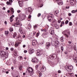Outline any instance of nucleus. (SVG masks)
Wrapping results in <instances>:
<instances>
[{
	"mask_svg": "<svg viewBox=\"0 0 77 77\" xmlns=\"http://www.w3.org/2000/svg\"><path fill=\"white\" fill-rule=\"evenodd\" d=\"M22 20H24L26 19V15L24 14H22Z\"/></svg>",
	"mask_w": 77,
	"mask_h": 77,
	"instance_id": "obj_16",
	"label": "nucleus"
},
{
	"mask_svg": "<svg viewBox=\"0 0 77 77\" xmlns=\"http://www.w3.org/2000/svg\"><path fill=\"white\" fill-rule=\"evenodd\" d=\"M41 15V13H38L37 15V16L38 17H39Z\"/></svg>",
	"mask_w": 77,
	"mask_h": 77,
	"instance_id": "obj_42",
	"label": "nucleus"
},
{
	"mask_svg": "<svg viewBox=\"0 0 77 77\" xmlns=\"http://www.w3.org/2000/svg\"><path fill=\"white\" fill-rule=\"evenodd\" d=\"M58 73H60V72H61V71L60 70H59L58 71Z\"/></svg>",
	"mask_w": 77,
	"mask_h": 77,
	"instance_id": "obj_56",
	"label": "nucleus"
},
{
	"mask_svg": "<svg viewBox=\"0 0 77 77\" xmlns=\"http://www.w3.org/2000/svg\"><path fill=\"white\" fill-rule=\"evenodd\" d=\"M32 61L34 63H38V60L36 58L32 59Z\"/></svg>",
	"mask_w": 77,
	"mask_h": 77,
	"instance_id": "obj_8",
	"label": "nucleus"
},
{
	"mask_svg": "<svg viewBox=\"0 0 77 77\" xmlns=\"http://www.w3.org/2000/svg\"><path fill=\"white\" fill-rule=\"evenodd\" d=\"M24 53H27V51L26 50H25L24 51Z\"/></svg>",
	"mask_w": 77,
	"mask_h": 77,
	"instance_id": "obj_64",
	"label": "nucleus"
},
{
	"mask_svg": "<svg viewBox=\"0 0 77 77\" xmlns=\"http://www.w3.org/2000/svg\"><path fill=\"white\" fill-rule=\"evenodd\" d=\"M77 12V10H72V14H74V13H75V12Z\"/></svg>",
	"mask_w": 77,
	"mask_h": 77,
	"instance_id": "obj_26",
	"label": "nucleus"
},
{
	"mask_svg": "<svg viewBox=\"0 0 77 77\" xmlns=\"http://www.w3.org/2000/svg\"><path fill=\"white\" fill-rule=\"evenodd\" d=\"M38 73H39V75H40L41 76L42 75V73H41V72H38Z\"/></svg>",
	"mask_w": 77,
	"mask_h": 77,
	"instance_id": "obj_45",
	"label": "nucleus"
},
{
	"mask_svg": "<svg viewBox=\"0 0 77 77\" xmlns=\"http://www.w3.org/2000/svg\"><path fill=\"white\" fill-rule=\"evenodd\" d=\"M22 25L21 21L19 20H18V22L13 24L14 26H15V27H20Z\"/></svg>",
	"mask_w": 77,
	"mask_h": 77,
	"instance_id": "obj_3",
	"label": "nucleus"
},
{
	"mask_svg": "<svg viewBox=\"0 0 77 77\" xmlns=\"http://www.w3.org/2000/svg\"><path fill=\"white\" fill-rule=\"evenodd\" d=\"M41 32H47V29H41Z\"/></svg>",
	"mask_w": 77,
	"mask_h": 77,
	"instance_id": "obj_22",
	"label": "nucleus"
},
{
	"mask_svg": "<svg viewBox=\"0 0 77 77\" xmlns=\"http://www.w3.org/2000/svg\"><path fill=\"white\" fill-rule=\"evenodd\" d=\"M56 44L57 46H58L59 44V42L58 41H57V42H56Z\"/></svg>",
	"mask_w": 77,
	"mask_h": 77,
	"instance_id": "obj_32",
	"label": "nucleus"
},
{
	"mask_svg": "<svg viewBox=\"0 0 77 77\" xmlns=\"http://www.w3.org/2000/svg\"><path fill=\"white\" fill-rule=\"evenodd\" d=\"M71 15H72V14H71L70 13L68 14V16L69 17H70V16H71Z\"/></svg>",
	"mask_w": 77,
	"mask_h": 77,
	"instance_id": "obj_49",
	"label": "nucleus"
},
{
	"mask_svg": "<svg viewBox=\"0 0 77 77\" xmlns=\"http://www.w3.org/2000/svg\"><path fill=\"white\" fill-rule=\"evenodd\" d=\"M5 24L6 25H7V22H6V21H5Z\"/></svg>",
	"mask_w": 77,
	"mask_h": 77,
	"instance_id": "obj_63",
	"label": "nucleus"
},
{
	"mask_svg": "<svg viewBox=\"0 0 77 77\" xmlns=\"http://www.w3.org/2000/svg\"><path fill=\"white\" fill-rule=\"evenodd\" d=\"M42 6H43V5L41 4V5H40V6H38V7H39V8H41V7H42Z\"/></svg>",
	"mask_w": 77,
	"mask_h": 77,
	"instance_id": "obj_46",
	"label": "nucleus"
},
{
	"mask_svg": "<svg viewBox=\"0 0 77 77\" xmlns=\"http://www.w3.org/2000/svg\"><path fill=\"white\" fill-rule=\"evenodd\" d=\"M20 10H18L17 11V13H20Z\"/></svg>",
	"mask_w": 77,
	"mask_h": 77,
	"instance_id": "obj_59",
	"label": "nucleus"
},
{
	"mask_svg": "<svg viewBox=\"0 0 77 77\" xmlns=\"http://www.w3.org/2000/svg\"><path fill=\"white\" fill-rule=\"evenodd\" d=\"M2 9H3V10H6V8L3 7V8H2Z\"/></svg>",
	"mask_w": 77,
	"mask_h": 77,
	"instance_id": "obj_60",
	"label": "nucleus"
},
{
	"mask_svg": "<svg viewBox=\"0 0 77 77\" xmlns=\"http://www.w3.org/2000/svg\"><path fill=\"white\" fill-rule=\"evenodd\" d=\"M48 20H53L54 19V17L53 15L51 14H50L48 16Z\"/></svg>",
	"mask_w": 77,
	"mask_h": 77,
	"instance_id": "obj_5",
	"label": "nucleus"
},
{
	"mask_svg": "<svg viewBox=\"0 0 77 77\" xmlns=\"http://www.w3.org/2000/svg\"><path fill=\"white\" fill-rule=\"evenodd\" d=\"M59 25H57L55 27V28H56V29H59Z\"/></svg>",
	"mask_w": 77,
	"mask_h": 77,
	"instance_id": "obj_43",
	"label": "nucleus"
},
{
	"mask_svg": "<svg viewBox=\"0 0 77 77\" xmlns=\"http://www.w3.org/2000/svg\"><path fill=\"white\" fill-rule=\"evenodd\" d=\"M9 1L10 3H12V0H9Z\"/></svg>",
	"mask_w": 77,
	"mask_h": 77,
	"instance_id": "obj_57",
	"label": "nucleus"
},
{
	"mask_svg": "<svg viewBox=\"0 0 77 77\" xmlns=\"http://www.w3.org/2000/svg\"><path fill=\"white\" fill-rule=\"evenodd\" d=\"M57 24H55L54 25V27H56V26H57Z\"/></svg>",
	"mask_w": 77,
	"mask_h": 77,
	"instance_id": "obj_61",
	"label": "nucleus"
},
{
	"mask_svg": "<svg viewBox=\"0 0 77 77\" xmlns=\"http://www.w3.org/2000/svg\"><path fill=\"white\" fill-rule=\"evenodd\" d=\"M33 69L31 67H29L28 68L27 71L28 72V75L30 76H32L33 75V74L34 73V72L33 71Z\"/></svg>",
	"mask_w": 77,
	"mask_h": 77,
	"instance_id": "obj_2",
	"label": "nucleus"
},
{
	"mask_svg": "<svg viewBox=\"0 0 77 77\" xmlns=\"http://www.w3.org/2000/svg\"><path fill=\"white\" fill-rule=\"evenodd\" d=\"M61 50L62 51H63V47H61Z\"/></svg>",
	"mask_w": 77,
	"mask_h": 77,
	"instance_id": "obj_44",
	"label": "nucleus"
},
{
	"mask_svg": "<svg viewBox=\"0 0 77 77\" xmlns=\"http://www.w3.org/2000/svg\"><path fill=\"white\" fill-rule=\"evenodd\" d=\"M43 52L41 50H38L37 51L36 54L37 56H40L42 54Z\"/></svg>",
	"mask_w": 77,
	"mask_h": 77,
	"instance_id": "obj_6",
	"label": "nucleus"
},
{
	"mask_svg": "<svg viewBox=\"0 0 77 77\" xmlns=\"http://www.w3.org/2000/svg\"><path fill=\"white\" fill-rule=\"evenodd\" d=\"M73 60L75 62H76V63H77V58L76 57H74V56H73Z\"/></svg>",
	"mask_w": 77,
	"mask_h": 77,
	"instance_id": "obj_18",
	"label": "nucleus"
},
{
	"mask_svg": "<svg viewBox=\"0 0 77 77\" xmlns=\"http://www.w3.org/2000/svg\"><path fill=\"white\" fill-rule=\"evenodd\" d=\"M74 50H75V51H76V50H77L76 49V47H74Z\"/></svg>",
	"mask_w": 77,
	"mask_h": 77,
	"instance_id": "obj_53",
	"label": "nucleus"
},
{
	"mask_svg": "<svg viewBox=\"0 0 77 77\" xmlns=\"http://www.w3.org/2000/svg\"><path fill=\"white\" fill-rule=\"evenodd\" d=\"M47 32H45V33H43L42 35V36H43L45 38H47Z\"/></svg>",
	"mask_w": 77,
	"mask_h": 77,
	"instance_id": "obj_12",
	"label": "nucleus"
},
{
	"mask_svg": "<svg viewBox=\"0 0 77 77\" xmlns=\"http://www.w3.org/2000/svg\"><path fill=\"white\" fill-rule=\"evenodd\" d=\"M20 44V42H16L15 43V45H14L15 47H18V45H19V44Z\"/></svg>",
	"mask_w": 77,
	"mask_h": 77,
	"instance_id": "obj_17",
	"label": "nucleus"
},
{
	"mask_svg": "<svg viewBox=\"0 0 77 77\" xmlns=\"http://www.w3.org/2000/svg\"><path fill=\"white\" fill-rule=\"evenodd\" d=\"M61 23L63 25V24H64V22H61Z\"/></svg>",
	"mask_w": 77,
	"mask_h": 77,
	"instance_id": "obj_62",
	"label": "nucleus"
},
{
	"mask_svg": "<svg viewBox=\"0 0 77 77\" xmlns=\"http://www.w3.org/2000/svg\"><path fill=\"white\" fill-rule=\"evenodd\" d=\"M68 31L67 30H66L65 31H63L62 32V33H64V32H65L66 34V33H68Z\"/></svg>",
	"mask_w": 77,
	"mask_h": 77,
	"instance_id": "obj_27",
	"label": "nucleus"
},
{
	"mask_svg": "<svg viewBox=\"0 0 77 77\" xmlns=\"http://www.w3.org/2000/svg\"><path fill=\"white\" fill-rule=\"evenodd\" d=\"M64 33H63V35H64L65 36H66L67 38L68 37V35L66 34V33H65V32H64Z\"/></svg>",
	"mask_w": 77,
	"mask_h": 77,
	"instance_id": "obj_29",
	"label": "nucleus"
},
{
	"mask_svg": "<svg viewBox=\"0 0 77 77\" xmlns=\"http://www.w3.org/2000/svg\"><path fill=\"white\" fill-rule=\"evenodd\" d=\"M39 32H37L36 34V37H38V36H39Z\"/></svg>",
	"mask_w": 77,
	"mask_h": 77,
	"instance_id": "obj_41",
	"label": "nucleus"
},
{
	"mask_svg": "<svg viewBox=\"0 0 77 77\" xmlns=\"http://www.w3.org/2000/svg\"><path fill=\"white\" fill-rule=\"evenodd\" d=\"M6 71V70L5 69H4L2 70V72L3 73L5 72V71Z\"/></svg>",
	"mask_w": 77,
	"mask_h": 77,
	"instance_id": "obj_47",
	"label": "nucleus"
},
{
	"mask_svg": "<svg viewBox=\"0 0 77 77\" xmlns=\"http://www.w3.org/2000/svg\"><path fill=\"white\" fill-rule=\"evenodd\" d=\"M13 38H15V37L17 36V35L16 34H14L13 35Z\"/></svg>",
	"mask_w": 77,
	"mask_h": 77,
	"instance_id": "obj_50",
	"label": "nucleus"
},
{
	"mask_svg": "<svg viewBox=\"0 0 77 77\" xmlns=\"http://www.w3.org/2000/svg\"><path fill=\"white\" fill-rule=\"evenodd\" d=\"M0 54L1 58H2V57L3 58L5 57V58H7L8 57V53H6V52H4L3 51L1 52Z\"/></svg>",
	"mask_w": 77,
	"mask_h": 77,
	"instance_id": "obj_1",
	"label": "nucleus"
},
{
	"mask_svg": "<svg viewBox=\"0 0 77 77\" xmlns=\"http://www.w3.org/2000/svg\"><path fill=\"white\" fill-rule=\"evenodd\" d=\"M5 35H8L9 34V32L8 31H7L5 32Z\"/></svg>",
	"mask_w": 77,
	"mask_h": 77,
	"instance_id": "obj_35",
	"label": "nucleus"
},
{
	"mask_svg": "<svg viewBox=\"0 0 77 77\" xmlns=\"http://www.w3.org/2000/svg\"><path fill=\"white\" fill-rule=\"evenodd\" d=\"M11 51H13L14 50V48H11Z\"/></svg>",
	"mask_w": 77,
	"mask_h": 77,
	"instance_id": "obj_54",
	"label": "nucleus"
},
{
	"mask_svg": "<svg viewBox=\"0 0 77 77\" xmlns=\"http://www.w3.org/2000/svg\"><path fill=\"white\" fill-rule=\"evenodd\" d=\"M60 39L62 42H63V36H62L60 38Z\"/></svg>",
	"mask_w": 77,
	"mask_h": 77,
	"instance_id": "obj_30",
	"label": "nucleus"
},
{
	"mask_svg": "<svg viewBox=\"0 0 77 77\" xmlns=\"http://www.w3.org/2000/svg\"><path fill=\"white\" fill-rule=\"evenodd\" d=\"M36 32H35L34 33H33V36H35V35H36Z\"/></svg>",
	"mask_w": 77,
	"mask_h": 77,
	"instance_id": "obj_51",
	"label": "nucleus"
},
{
	"mask_svg": "<svg viewBox=\"0 0 77 77\" xmlns=\"http://www.w3.org/2000/svg\"><path fill=\"white\" fill-rule=\"evenodd\" d=\"M52 21H53L52 22V23H53L54 22H55V20H52Z\"/></svg>",
	"mask_w": 77,
	"mask_h": 77,
	"instance_id": "obj_58",
	"label": "nucleus"
},
{
	"mask_svg": "<svg viewBox=\"0 0 77 77\" xmlns=\"http://www.w3.org/2000/svg\"><path fill=\"white\" fill-rule=\"evenodd\" d=\"M18 3L20 7H22L23 6V0H19Z\"/></svg>",
	"mask_w": 77,
	"mask_h": 77,
	"instance_id": "obj_7",
	"label": "nucleus"
},
{
	"mask_svg": "<svg viewBox=\"0 0 77 77\" xmlns=\"http://www.w3.org/2000/svg\"><path fill=\"white\" fill-rule=\"evenodd\" d=\"M36 45V41L35 40H33L32 42V45Z\"/></svg>",
	"mask_w": 77,
	"mask_h": 77,
	"instance_id": "obj_19",
	"label": "nucleus"
},
{
	"mask_svg": "<svg viewBox=\"0 0 77 77\" xmlns=\"http://www.w3.org/2000/svg\"><path fill=\"white\" fill-rule=\"evenodd\" d=\"M46 47H48L50 46V44L49 42H48L46 43Z\"/></svg>",
	"mask_w": 77,
	"mask_h": 77,
	"instance_id": "obj_23",
	"label": "nucleus"
},
{
	"mask_svg": "<svg viewBox=\"0 0 77 77\" xmlns=\"http://www.w3.org/2000/svg\"><path fill=\"white\" fill-rule=\"evenodd\" d=\"M11 10L12 12V14H14V8H11Z\"/></svg>",
	"mask_w": 77,
	"mask_h": 77,
	"instance_id": "obj_25",
	"label": "nucleus"
},
{
	"mask_svg": "<svg viewBox=\"0 0 77 77\" xmlns=\"http://www.w3.org/2000/svg\"><path fill=\"white\" fill-rule=\"evenodd\" d=\"M34 29V30H36V29L38 28V26L36 25L33 26Z\"/></svg>",
	"mask_w": 77,
	"mask_h": 77,
	"instance_id": "obj_24",
	"label": "nucleus"
},
{
	"mask_svg": "<svg viewBox=\"0 0 77 77\" xmlns=\"http://www.w3.org/2000/svg\"><path fill=\"white\" fill-rule=\"evenodd\" d=\"M35 68H36V69H38V65H37L36 66H35Z\"/></svg>",
	"mask_w": 77,
	"mask_h": 77,
	"instance_id": "obj_55",
	"label": "nucleus"
},
{
	"mask_svg": "<svg viewBox=\"0 0 77 77\" xmlns=\"http://www.w3.org/2000/svg\"><path fill=\"white\" fill-rule=\"evenodd\" d=\"M58 3V4L59 5H63V2L61 0H59L58 2H57Z\"/></svg>",
	"mask_w": 77,
	"mask_h": 77,
	"instance_id": "obj_15",
	"label": "nucleus"
},
{
	"mask_svg": "<svg viewBox=\"0 0 77 77\" xmlns=\"http://www.w3.org/2000/svg\"><path fill=\"white\" fill-rule=\"evenodd\" d=\"M31 17H32V16H31V15H29L28 17V18L29 19H30V18H31Z\"/></svg>",
	"mask_w": 77,
	"mask_h": 77,
	"instance_id": "obj_48",
	"label": "nucleus"
},
{
	"mask_svg": "<svg viewBox=\"0 0 77 77\" xmlns=\"http://www.w3.org/2000/svg\"><path fill=\"white\" fill-rule=\"evenodd\" d=\"M14 15H12L11 17H10V20H12V19L13 18H14Z\"/></svg>",
	"mask_w": 77,
	"mask_h": 77,
	"instance_id": "obj_37",
	"label": "nucleus"
},
{
	"mask_svg": "<svg viewBox=\"0 0 77 77\" xmlns=\"http://www.w3.org/2000/svg\"><path fill=\"white\" fill-rule=\"evenodd\" d=\"M69 22V21H68V20H66L65 22V24H67Z\"/></svg>",
	"mask_w": 77,
	"mask_h": 77,
	"instance_id": "obj_38",
	"label": "nucleus"
},
{
	"mask_svg": "<svg viewBox=\"0 0 77 77\" xmlns=\"http://www.w3.org/2000/svg\"><path fill=\"white\" fill-rule=\"evenodd\" d=\"M19 69L20 71L22 69V65H20L19 67Z\"/></svg>",
	"mask_w": 77,
	"mask_h": 77,
	"instance_id": "obj_31",
	"label": "nucleus"
},
{
	"mask_svg": "<svg viewBox=\"0 0 77 77\" xmlns=\"http://www.w3.org/2000/svg\"><path fill=\"white\" fill-rule=\"evenodd\" d=\"M41 71L42 72H44L46 71V68L44 66H43L41 69Z\"/></svg>",
	"mask_w": 77,
	"mask_h": 77,
	"instance_id": "obj_10",
	"label": "nucleus"
},
{
	"mask_svg": "<svg viewBox=\"0 0 77 77\" xmlns=\"http://www.w3.org/2000/svg\"><path fill=\"white\" fill-rule=\"evenodd\" d=\"M6 4L7 5H9L10 4H11V2H6Z\"/></svg>",
	"mask_w": 77,
	"mask_h": 77,
	"instance_id": "obj_39",
	"label": "nucleus"
},
{
	"mask_svg": "<svg viewBox=\"0 0 77 77\" xmlns=\"http://www.w3.org/2000/svg\"><path fill=\"white\" fill-rule=\"evenodd\" d=\"M69 26H72V22H70L69 23Z\"/></svg>",
	"mask_w": 77,
	"mask_h": 77,
	"instance_id": "obj_40",
	"label": "nucleus"
},
{
	"mask_svg": "<svg viewBox=\"0 0 77 77\" xmlns=\"http://www.w3.org/2000/svg\"><path fill=\"white\" fill-rule=\"evenodd\" d=\"M50 34H51V35H54V30H51Z\"/></svg>",
	"mask_w": 77,
	"mask_h": 77,
	"instance_id": "obj_21",
	"label": "nucleus"
},
{
	"mask_svg": "<svg viewBox=\"0 0 77 77\" xmlns=\"http://www.w3.org/2000/svg\"><path fill=\"white\" fill-rule=\"evenodd\" d=\"M34 52V50L33 49V48H30L29 50V53L30 54H32V53H33Z\"/></svg>",
	"mask_w": 77,
	"mask_h": 77,
	"instance_id": "obj_11",
	"label": "nucleus"
},
{
	"mask_svg": "<svg viewBox=\"0 0 77 77\" xmlns=\"http://www.w3.org/2000/svg\"><path fill=\"white\" fill-rule=\"evenodd\" d=\"M61 22V21H60V20H58V23H60Z\"/></svg>",
	"mask_w": 77,
	"mask_h": 77,
	"instance_id": "obj_52",
	"label": "nucleus"
},
{
	"mask_svg": "<svg viewBox=\"0 0 77 77\" xmlns=\"http://www.w3.org/2000/svg\"><path fill=\"white\" fill-rule=\"evenodd\" d=\"M14 54L15 56H17V51H15L14 52Z\"/></svg>",
	"mask_w": 77,
	"mask_h": 77,
	"instance_id": "obj_36",
	"label": "nucleus"
},
{
	"mask_svg": "<svg viewBox=\"0 0 77 77\" xmlns=\"http://www.w3.org/2000/svg\"><path fill=\"white\" fill-rule=\"evenodd\" d=\"M68 48H69V51H72L73 49L72 48V45H69Z\"/></svg>",
	"mask_w": 77,
	"mask_h": 77,
	"instance_id": "obj_13",
	"label": "nucleus"
},
{
	"mask_svg": "<svg viewBox=\"0 0 77 77\" xmlns=\"http://www.w3.org/2000/svg\"><path fill=\"white\" fill-rule=\"evenodd\" d=\"M23 30H24V29L22 27H20L19 29V31L20 33L21 34H24V33L23 32Z\"/></svg>",
	"mask_w": 77,
	"mask_h": 77,
	"instance_id": "obj_9",
	"label": "nucleus"
},
{
	"mask_svg": "<svg viewBox=\"0 0 77 77\" xmlns=\"http://www.w3.org/2000/svg\"><path fill=\"white\" fill-rule=\"evenodd\" d=\"M54 58V57L52 55H51L48 57V59L50 60H52V59H53Z\"/></svg>",
	"mask_w": 77,
	"mask_h": 77,
	"instance_id": "obj_20",
	"label": "nucleus"
},
{
	"mask_svg": "<svg viewBox=\"0 0 77 77\" xmlns=\"http://www.w3.org/2000/svg\"><path fill=\"white\" fill-rule=\"evenodd\" d=\"M73 68V67L72 66H69L66 67V69L67 71H69V72H70L72 71V69Z\"/></svg>",
	"mask_w": 77,
	"mask_h": 77,
	"instance_id": "obj_4",
	"label": "nucleus"
},
{
	"mask_svg": "<svg viewBox=\"0 0 77 77\" xmlns=\"http://www.w3.org/2000/svg\"><path fill=\"white\" fill-rule=\"evenodd\" d=\"M28 10L27 11V12H28V13H29L30 12H32V11L33 10H32V8L31 7H29L28 8Z\"/></svg>",
	"mask_w": 77,
	"mask_h": 77,
	"instance_id": "obj_14",
	"label": "nucleus"
},
{
	"mask_svg": "<svg viewBox=\"0 0 77 77\" xmlns=\"http://www.w3.org/2000/svg\"><path fill=\"white\" fill-rule=\"evenodd\" d=\"M53 56L54 57V58H56L57 57V55L56 54H54L53 55Z\"/></svg>",
	"mask_w": 77,
	"mask_h": 77,
	"instance_id": "obj_34",
	"label": "nucleus"
},
{
	"mask_svg": "<svg viewBox=\"0 0 77 77\" xmlns=\"http://www.w3.org/2000/svg\"><path fill=\"white\" fill-rule=\"evenodd\" d=\"M9 30L10 32H12L13 30V28H10Z\"/></svg>",
	"mask_w": 77,
	"mask_h": 77,
	"instance_id": "obj_33",
	"label": "nucleus"
},
{
	"mask_svg": "<svg viewBox=\"0 0 77 77\" xmlns=\"http://www.w3.org/2000/svg\"><path fill=\"white\" fill-rule=\"evenodd\" d=\"M75 1H73V2H71L70 4L72 5H74L75 3Z\"/></svg>",
	"mask_w": 77,
	"mask_h": 77,
	"instance_id": "obj_28",
	"label": "nucleus"
}]
</instances>
